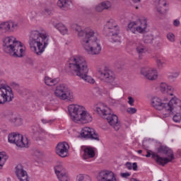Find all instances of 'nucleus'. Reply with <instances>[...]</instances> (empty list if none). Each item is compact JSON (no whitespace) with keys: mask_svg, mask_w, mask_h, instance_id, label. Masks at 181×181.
<instances>
[{"mask_svg":"<svg viewBox=\"0 0 181 181\" xmlns=\"http://www.w3.org/2000/svg\"><path fill=\"white\" fill-rule=\"evenodd\" d=\"M72 29L77 32L78 36L81 40V44L88 54L94 56L101 53V45L98 42L94 30L89 28L82 30L81 26L78 24L72 25Z\"/></svg>","mask_w":181,"mask_h":181,"instance_id":"f257e3e1","label":"nucleus"},{"mask_svg":"<svg viewBox=\"0 0 181 181\" xmlns=\"http://www.w3.org/2000/svg\"><path fill=\"white\" fill-rule=\"evenodd\" d=\"M68 67L69 69V73L73 74V76H77L90 84H94L95 83L94 78L88 75V64L84 57L80 55L72 57Z\"/></svg>","mask_w":181,"mask_h":181,"instance_id":"f03ea898","label":"nucleus"},{"mask_svg":"<svg viewBox=\"0 0 181 181\" xmlns=\"http://www.w3.org/2000/svg\"><path fill=\"white\" fill-rule=\"evenodd\" d=\"M29 45L33 52L40 56L49 45V35L38 30H33L30 33Z\"/></svg>","mask_w":181,"mask_h":181,"instance_id":"7ed1b4c3","label":"nucleus"},{"mask_svg":"<svg viewBox=\"0 0 181 181\" xmlns=\"http://www.w3.org/2000/svg\"><path fill=\"white\" fill-rule=\"evenodd\" d=\"M68 111L74 122L77 124H88L93 121V117L87 112L86 107L80 105H70Z\"/></svg>","mask_w":181,"mask_h":181,"instance_id":"20e7f679","label":"nucleus"},{"mask_svg":"<svg viewBox=\"0 0 181 181\" xmlns=\"http://www.w3.org/2000/svg\"><path fill=\"white\" fill-rule=\"evenodd\" d=\"M4 51L13 57H23L25 49L21 41L16 40L13 36L6 37L4 40Z\"/></svg>","mask_w":181,"mask_h":181,"instance_id":"39448f33","label":"nucleus"},{"mask_svg":"<svg viewBox=\"0 0 181 181\" xmlns=\"http://www.w3.org/2000/svg\"><path fill=\"white\" fill-rule=\"evenodd\" d=\"M158 153L160 155H165L166 157H160L159 154L152 153V159H154L155 162L160 166H165L170 162H172L175 159V155L173 151L169 148L167 146L161 145L157 148Z\"/></svg>","mask_w":181,"mask_h":181,"instance_id":"423d86ee","label":"nucleus"},{"mask_svg":"<svg viewBox=\"0 0 181 181\" xmlns=\"http://www.w3.org/2000/svg\"><path fill=\"white\" fill-rule=\"evenodd\" d=\"M96 112L103 117L105 119H107L108 124L113 127L115 131H119L121 128V123L118 121V116L112 114L111 109L107 106L100 105L96 107Z\"/></svg>","mask_w":181,"mask_h":181,"instance_id":"0eeeda50","label":"nucleus"},{"mask_svg":"<svg viewBox=\"0 0 181 181\" xmlns=\"http://www.w3.org/2000/svg\"><path fill=\"white\" fill-rule=\"evenodd\" d=\"M175 98L176 97H173L168 103H165L158 97H154L151 99V105L155 110L162 111L163 117H168Z\"/></svg>","mask_w":181,"mask_h":181,"instance_id":"6e6552de","label":"nucleus"},{"mask_svg":"<svg viewBox=\"0 0 181 181\" xmlns=\"http://www.w3.org/2000/svg\"><path fill=\"white\" fill-rule=\"evenodd\" d=\"M55 97L64 101H73L74 95L73 91L69 88L65 84H59L57 86L54 91Z\"/></svg>","mask_w":181,"mask_h":181,"instance_id":"1a4fd4ad","label":"nucleus"},{"mask_svg":"<svg viewBox=\"0 0 181 181\" xmlns=\"http://www.w3.org/2000/svg\"><path fill=\"white\" fill-rule=\"evenodd\" d=\"M171 115H174L173 117L174 122H180L181 121V100L175 98L174 103L171 105L170 109V113L168 116H163V118H169Z\"/></svg>","mask_w":181,"mask_h":181,"instance_id":"9d476101","label":"nucleus"},{"mask_svg":"<svg viewBox=\"0 0 181 181\" xmlns=\"http://www.w3.org/2000/svg\"><path fill=\"white\" fill-rule=\"evenodd\" d=\"M8 139L10 144H14L18 148H29V140L21 134L11 133L8 134Z\"/></svg>","mask_w":181,"mask_h":181,"instance_id":"9b49d317","label":"nucleus"},{"mask_svg":"<svg viewBox=\"0 0 181 181\" xmlns=\"http://www.w3.org/2000/svg\"><path fill=\"white\" fill-rule=\"evenodd\" d=\"M98 73L99 74L100 79L103 83L111 84L114 83L115 80V74L107 66H101L98 69Z\"/></svg>","mask_w":181,"mask_h":181,"instance_id":"f8f14e48","label":"nucleus"},{"mask_svg":"<svg viewBox=\"0 0 181 181\" xmlns=\"http://www.w3.org/2000/svg\"><path fill=\"white\" fill-rule=\"evenodd\" d=\"M146 19L145 18H139L136 22H131L129 23L127 26L128 32H132V33H135L138 32V33H144L145 30H146Z\"/></svg>","mask_w":181,"mask_h":181,"instance_id":"ddd939ff","label":"nucleus"},{"mask_svg":"<svg viewBox=\"0 0 181 181\" xmlns=\"http://www.w3.org/2000/svg\"><path fill=\"white\" fill-rule=\"evenodd\" d=\"M13 100V92L9 86H2L0 88V104L4 105L11 103Z\"/></svg>","mask_w":181,"mask_h":181,"instance_id":"4468645a","label":"nucleus"},{"mask_svg":"<svg viewBox=\"0 0 181 181\" xmlns=\"http://www.w3.org/2000/svg\"><path fill=\"white\" fill-rule=\"evenodd\" d=\"M4 117L7 118V119L11 124H14L16 127H21L23 124V119L21 117L16 115L13 113L12 110H6L3 114Z\"/></svg>","mask_w":181,"mask_h":181,"instance_id":"2eb2a0df","label":"nucleus"},{"mask_svg":"<svg viewBox=\"0 0 181 181\" xmlns=\"http://www.w3.org/2000/svg\"><path fill=\"white\" fill-rule=\"evenodd\" d=\"M81 136L85 139H94L95 141H100L98 134L95 132L94 129L90 127H84L81 132Z\"/></svg>","mask_w":181,"mask_h":181,"instance_id":"dca6fc26","label":"nucleus"},{"mask_svg":"<svg viewBox=\"0 0 181 181\" xmlns=\"http://www.w3.org/2000/svg\"><path fill=\"white\" fill-rule=\"evenodd\" d=\"M141 75L144 76L147 80H151V81L158 78V72L156 69L152 68H142L141 69Z\"/></svg>","mask_w":181,"mask_h":181,"instance_id":"f3484780","label":"nucleus"},{"mask_svg":"<svg viewBox=\"0 0 181 181\" xmlns=\"http://www.w3.org/2000/svg\"><path fill=\"white\" fill-rule=\"evenodd\" d=\"M97 179L98 181H117L115 174L110 170H103L99 173Z\"/></svg>","mask_w":181,"mask_h":181,"instance_id":"a211bd4d","label":"nucleus"},{"mask_svg":"<svg viewBox=\"0 0 181 181\" xmlns=\"http://www.w3.org/2000/svg\"><path fill=\"white\" fill-rule=\"evenodd\" d=\"M16 29H18V23L13 21H6L0 23V30L3 33L13 32Z\"/></svg>","mask_w":181,"mask_h":181,"instance_id":"6ab92c4d","label":"nucleus"},{"mask_svg":"<svg viewBox=\"0 0 181 181\" xmlns=\"http://www.w3.org/2000/svg\"><path fill=\"white\" fill-rule=\"evenodd\" d=\"M69 144L66 142H61L57 145L56 153L61 158H66L69 153Z\"/></svg>","mask_w":181,"mask_h":181,"instance_id":"aec40b11","label":"nucleus"},{"mask_svg":"<svg viewBox=\"0 0 181 181\" xmlns=\"http://www.w3.org/2000/svg\"><path fill=\"white\" fill-rule=\"evenodd\" d=\"M16 175L19 181H29V175L28 172L23 168V165L18 164L16 167Z\"/></svg>","mask_w":181,"mask_h":181,"instance_id":"412c9836","label":"nucleus"},{"mask_svg":"<svg viewBox=\"0 0 181 181\" xmlns=\"http://www.w3.org/2000/svg\"><path fill=\"white\" fill-rule=\"evenodd\" d=\"M156 9L157 11V15L160 19H162V16H165L166 13V0H156Z\"/></svg>","mask_w":181,"mask_h":181,"instance_id":"4be33fe9","label":"nucleus"},{"mask_svg":"<svg viewBox=\"0 0 181 181\" xmlns=\"http://www.w3.org/2000/svg\"><path fill=\"white\" fill-rule=\"evenodd\" d=\"M109 36H112V40L114 42H119V36H118L119 33V28L117 27L116 28H112L110 30H107Z\"/></svg>","mask_w":181,"mask_h":181,"instance_id":"5701e85b","label":"nucleus"},{"mask_svg":"<svg viewBox=\"0 0 181 181\" xmlns=\"http://www.w3.org/2000/svg\"><path fill=\"white\" fill-rule=\"evenodd\" d=\"M83 152V159H91V158L95 156V152H94V149L91 147L85 148Z\"/></svg>","mask_w":181,"mask_h":181,"instance_id":"b1692460","label":"nucleus"},{"mask_svg":"<svg viewBox=\"0 0 181 181\" xmlns=\"http://www.w3.org/2000/svg\"><path fill=\"white\" fill-rule=\"evenodd\" d=\"M69 2H70L69 0H59L57 1V6L61 9L66 11V9H67L69 6Z\"/></svg>","mask_w":181,"mask_h":181,"instance_id":"393cba45","label":"nucleus"},{"mask_svg":"<svg viewBox=\"0 0 181 181\" xmlns=\"http://www.w3.org/2000/svg\"><path fill=\"white\" fill-rule=\"evenodd\" d=\"M45 83L47 86H56L59 83V78H52L49 76H45Z\"/></svg>","mask_w":181,"mask_h":181,"instance_id":"a878e982","label":"nucleus"},{"mask_svg":"<svg viewBox=\"0 0 181 181\" xmlns=\"http://www.w3.org/2000/svg\"><path fill=\"white\" fill-rule=\"evenodd\" d=\"M8 160V156H6V153L0 152V170L4 168V165H5V162Z\"/></svg>","mask_w":181,"mask_h":181,"instance_id":"bb28decb","label":"nucleus"},{"mask_svg":"<svg viewBox=\"0 0 181 181\" xmlns=\"http://www.w3.org/2000/svg\"><path fill=\"white\" fill-rule=\"evenodd\" d=\"M55 170V175H62V173H66V170L64 169V167H63V165L59 164L54 167Z\"/></svg>","mask_w":181,"mask_h":181,"instance_id":"cd10ccee","label":"nucleus"},{"mask_svg":"<svg viewBox=\"0 0 181 181\" xmlns=\"http://www.w3.org/2000/svg\"><path fill=\"white\" fill-rule=\"evenodd\" d=\"M57 28L58 30L60 32V33H62V35H66L68 30H67V27L64 24L59 23L57 25Z\"/></svg>","mask_w":181,"mask_h":181,"instance_id":"c85d7f7f","label":"nucleus"},{"mask_svg":"<svg viewBox=\"0 0 181 181\" xmlns=\"http://www.w3.org/2000/svg\"><path fill=\"white\" fill-rule=\"evenodd\" d=\"M136 50L138 54H139V56L144 54V53H146V47H145V46L142 45L137 46Z\"/></svg>","mask_w":181,"mask_h":181,"instance_id":"c756f323","label":"nucleus"},{"mask_svg":"<svg viewBox=\"0 0 181 181\" xmlns=\"http://www.w3.org/2000/svg\"><path fill=\"white\" fill-rule=\"evenodd\" d=\"M57 176L58 180L59 181H69V180H70V178L69 177V175H67V173H66L59 174Z\"/></svg>","mask_w":181,"mask_h":181,"instance_id":"7c9ffc66","label":"nucleus"},{"mask_svg":"<svg viewBox=\"0 0 181 181\" xmlns=\"http://www.w3.org/2000/svg\"><path fill=\"white\" fill-rule=\"evenodd\" d=\"M78 181H91V177L87 175L80 174L77 176Z\"/></svg>","mask_w":181,"mask_h":181,"instance_id":"2f4dec72","label":"nucleus"},{"mask_svg":"<svg viewBox=\"0 0 181 181\" xmlns=\"http://www.w3.org/2000/svg\"><path fill=\"white\" fill-rule=\"evenodd\" d=\"M107 30H110L111 29H115L118 28V25H117V23L112 22V21H108L106 24Z\"/></svg>","mask_w":181,"mask_h":181,"instance_id":"473e14b6","label":"nucleus"},{"mask_svg":"<svg viewBox=\"0 0 181 181\" xmlns=\"http://www.w3.org/2000/svg\"><path fill=\"white\" fill-rule=\"evenodd\" d=\"M152 40H153V37L152 36V35L151 34L144 35V43H152Z\"/></svg>","mask_w":181,"mask_h":181,"instance_id":"72a5a7b5","label":"nucleus"},{"mask_svg":"<svg viewBox=\"0 0 181 181\" xmlns=\"http://www.w3.org/2000/svg\"><path fill=\"white\" fill-rule=\"evenodd\" d=\"M100 4H102L103 9H106V10L110 9L112 5L110 1H105L101 2Z\"/></svg>","mask_w":181,"mask_h":181,"instance_id":"f704fd0d","label":"nucleus"},{"mask_svg":"<svg viewBox=\"0 0 181 181\" xmlns=\"http://www.w3.org/2000/svg\"><path fill=\"white\" fill-rule=\"evenodd\" d=\"M175 34H173V33H168L167 34V39H168L170 42H175Z\"/></svg>","mask_w":181,"mask_h":181,"instance_id":"c9c22d12","label":"nucleus"},{"mask_svg":"<svg viewBox=\"0 0 181 181\" xmlns=\"http://www.w3.org/2000/svg\"><path fill=\"white\" fill-rule=\"evenodd\" d=\"M160 90L162 93H165L168 90V84L165 83H161L160 85Z\"/></svg>","mask_w":181,"mask_h":181,"instance_id":"e433bc0d","label":"nucleus"},{"mask_svg":"<svg viewBox=\"0 0 181 181\" xmlns=\"http://www.w3.org/2000/svg\"><path fill=\"white\" fill-rule=\"evenodd\" d=\"M177 77H179L178 72L172 73L168 76L169 80H173L174 78H177Z\"/></svg>","mask_w":181,"mask_h":181,"instance_id":"4c0bfd02","label":"nucleus"},{"mask_svg":"<svg viewBox=\"0 0 181 181\" xmlns=\"http://www.w3.org/2000/svg\"><path fill=\"white\" fill-rule=\"evenodd\" d=\"M96 12H103L104 11V8L103 7V4H99L95 8Z\"/></svg>","mask_w":181,"mask_h":181,"instance_id":"58836bf2","label":"nucleus"},{"mask_svg":"<svg viewBox=\"0 0 181 181\" xmlns=\"http://www.w3.org/2000/svg\"><path fill=\"white\" fill-rule=\"evenodd\" d=\"M128 104L131 105L132 107L134 106V103H135V100L132 96L128 97Z\"/></svg>","mask_w":181,"mask_h":181,"instance_id":"ea45409f","label":"nucleus"},{"mask_svg":"<svg viewBox=\"0 0 181 181\" xmlns=\"http://www.w3.org/2000/svg\"><path fill=\"white\" fill-rule=\"evenodd\" d=\"M11 86L12 88H14V90H16L17 91L19 90V84H18L15 82H12L11 83Z\"/></svg>","mask_w":181,"mask_h":181,"instance_id":"a19ab883","label":"nucleus"},{"mask_svg":"<svg viewBox=\"0 0 181 181\" xmlns=\"http://www.w3.org/2000/svg\"><path fill=\"white\" fill-rule=\"evenodd\" d=\"M127 111L129 114H135V112H136V109H135V107H129Z\"/></svg>","mask_w":181,"mask_h":181,"instance_id":"79ce46f5","label":"nucleus"},{"mask_svg":"<svg viewBox=\"0 0 181 181\" xmlns=\"http://www.w3.org/2000/svg\"><path fill=\"white\" fill-rule=\"evenodd\" d=\"M121 176L122 177L127 179V177H129V176H131V174L129 173H121Z\"/></svg>","mask_w":181,"mask_h":181,"instance_id":"37998d69","label":"nucleus"},{"mask_svg":"<svg viewBox=\"0 0 181 181\" xmlns=\"http://www.w3.org/2000/svg\"><path fill=\"white\" fill-rule=\"evenodd\" d=\"M173 25L174 26L177 28V26H180V21H179L178 20H174Z\"/></svg>","mask_w":181,"mask_h":181,"instance_id":"c03bdc74","label":"nucleus"},{"mask_svg":"<svg viewBox=\"0 0 181 181\" xmlns=\"http://www.w3.org/2000/svg\"><path fill=\"white\" fill-rule=\"evenodd\" d=\"M126 166H127V169H129V170H131V169H132V164L129 162H127L126 163Z\"/></svg>","mask_w":181,"mask_h":181,"instance_id":"a18cd8bd","label":"nucleus"},{"mask_svg":"<svg viewBox=\"0 0 181 181\" xmlns=\"http://www.w3.org/2000/svg\"><path fill=\"white\" fill-rule=\"evenodd\" d=\"M132 169L133 170H138V165L136 164V163H134L132 164Z\"/></svg>","mask_w":181,"mask_h":181,"instance_id":"49530a36","label":"nucleus"},{"mask_svg":"<svg viewBox=\"0 0 181 181\" xmlns=\"http://www.w3.org/2000/svg\"><path fill=\"white\" fill-rule=\"evenodd\" d=\"M156 63H157L158 67H162V64H163V63L162 62V61L160 59H157Z\"/></svg>","mask_w":181,"mask_h":181,"instance_id":"de8ad7c7","label":"nucleus"},{"mask_svg":"<svg viewBox=\"0 0 181 181\" xmlns=\"http://www.w3.org/2000/svg\"><path fill=\"white\" fill-rule=\"evenodd\" d=\"M172 90H173V88H172V86H168V88H167L166 91L168 93H169L170 91H172Z\"/></svg>","mask_w":181,"mask_h":181,"instance_id":"09e8293b","label":"nucleus"},{"mask_svg":"<svg viewBox=\"0 0 181 181\" xmlns=\"http://www.w3.org/2000/svg\"><path fill=\"white\" fill-rule=\"evenodd\" d=\"M42 122H43V124H47V122H50L51 120H47L45 119H42Z\"/></svg>","mask_w":181,"mask_h":181,"instance_id":"8fccbe9b","label":"nucleus"},{"mask_svg":"<svg viewBox=\"0 0 181 181\" xmlns=\"http://www.w3.org/2000/svg\"><path fill=\"white\" fill-rule=\"evenodd\" d=\"M146 158H152V153H149V151H147V154L146 155Z\"/></svg>","mask_w":181,"mask_h":181,"instance_id":"3c124183","label":"nucleus"},{"mask_svg":"<svg viewBox=\"0 0 181 181\" xmlns=\"http://www.w3.org/2000/svg\"><path fill=\"white\" fill-rule=\"evenodd\" d=\"M134 4H138L141 0H132Z\"/></svg>","mask_w":181,"mask_h":181,"instance_id":"603ef678","label":"nucleus"},{"mask_svg":"<svg viewBox=\"0 0 181 181\" xmlns=\"http://www.w3.org/2000/svg\"><path fill=\"white\" fill-rule=\"evenodd\" d=\"M137 152L138 153H142V150H139Z\"/></svg>","mask_w":181,"mask_h":181,"instance_id":"864d4df0","label":"nucleus"},{"mask_svg":"<svg viewBox=\"0 0 181 181\" xmlns=\"http://www.w3.org/2000/svg\"><path fill=\"white\" fill-rule=\"evenodd\" d=\"M170 95H171V96L173 95V93H170Z\"/></svg>","mask_w":181,"mask_h":181,"instance_id":"5fc2aeb1","label":"nucleus"},{"mask_svg":"<svg viewBox=\"0 0 181 181\" xmlns=\"http://www.w3.org/2000/svg\"><path fill=\"white\" fill-rule=\"evenodd\" d=\"M158 181H162V180H159Z\"/></svg>","mask_w":181,"mask_h":181,"instance_id":"6e6d98bb","label":"nucleus"},{"mask_svg":"<svg viewBox=\"0 0 181 181\" xmlns=\"http://www.w3.org/2000/svg\"><path fill=\"white\" fill-rule=\"evenodd\" d=\"M179 1H181V0H179Z\"/></svg>","mask_w":181,"mask_h":181,"instance_id":"4d7b16f0","label":"nucleus"}]
</instances>
